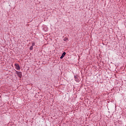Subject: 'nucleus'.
Masks as SVG:
<instances>
[{
  "mask_svg": "<svg viewBox=\"0 0 126 126\" xmlns=\"http://www.w3.org/2000/svg\"><path fill=\"white\" fill-rule=\"evenodd\" d=\"M17 75L19 78H21V77H22V72H20L17 74Z\"/></svg>",
  "mask_w": 126,
  "mask_h": 126,
  "instance_id": "obj_3",
  "label": "nucleus"
},
{
  "mask_svg": "<svg viewBox=\"0 0 126 126\" xmlns=\"http://www.w3.org/2000/svg\"><path fill=\"white\" fill-rule=\"evenodd\" d=\"M20 72L19 71H16V74H17L18 73H19Z\"/></svg>",
  "mask_w": 126,
  "mask_h": 126,
  "instance_id": "obj_7",
  "label": "nucleus"
},
{
  "mask_svg": "<svg viewBox=\"0 0 126 126\" xmlns=\"http://www.w3.org/2000/svg\"><path fill=\"white\" fill-rule=\"evenodd\" d=\"M30 50H33V46H31L30 47Z\"/></svg>",
  "mask_w": 126,
  "mask_h": 126,
  "instance_id": "obj_5",
  "label": "nucleus"
},
{
  "mask_svg": "<svg viewBox=\"0 0 126 126\" xmlns=\"http://www.w3.org/2000/svg\"><path fill=\"white\" fill-rule=\"evenodd\" d=\"M66 40H67V39H65V38H64V39H63L64 42H65V41H66Z\"/></svg>",
  "mask_w": 126,
  "mask_h": 126,
  "instance_id": "obj_8",
  "label": "nucleus"
},
{
  "mask_svg": "<svg viewBox=\"0 0 126 126\" xmlns=\"http://www.w3.org/2000/svg\"><path fill=\"white\" fill-rule=\"evenodd\" d=\"M33 46H35V43H34V42L32 43V46L33 47Z\"/></svg>",
  "mask_w": 126,
  "mask_h": 126,
  "instance_id": "obj_6",
  "label": "nucleus"
},
{
  "mask_svg": "<svg viewBox=\"0 0 126 126\" xmlns=\"http://www.w3.org/2000/svg\"><path fill=\"white\" fill-rule=\"evenodd\" d=\"M74 77L75 80L76 81H78V80H77V76H74Z\"/></svg>",
  "mask_w": 126,
  "mask_h": 126,
  "instance_id": "obj_4",
  "label": "nucleus"
},
{
  "mask_svg": "<svg viewBox=\"0 0 126 126\" xmlns=\"http://www.w3.org/2000/svg\"><path fill=\"white\" fill-rule=\"evenodd\" d=\"M66 54V53L63 52L62 56L60 57L61 60L63 59V58L64 57V56H65Z\"/></svg>",
  "mask_w": 126,
  "mask_h": 126,
  "instance_id": "obj_2",
  "label": "nucleus"
},
{
  "mask_svg": "<svg viewBox=\"0 0 126 126\" xmlns=\"http://www.w3.org/2000/svg\"><path fill=\"white\" fill-rule=\"evenodd\" d=\"M46 31H47V29H46Z\"/></svg>",
  "mask_w": 126,
  "mask_h": 126,
  "instance_id": "obj_9",
  "label": "nucleus"
},
{
  "mask_svg": "<svg viewBox=\"0 0 126 126\" xmlns=\"http://www.w3.org/2000/svg\"><path fill=\"white\" fill-rule=\"evenodd\" d=\"M15 66H16V69H17V70H20V66H19L18 64L15 63Z\"/></svg>",
  "mask_w": 126,
  "mask_h": 126,
  "instance_id": "obj_1",
  "label": "nucleus"
}]
</instances>
